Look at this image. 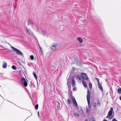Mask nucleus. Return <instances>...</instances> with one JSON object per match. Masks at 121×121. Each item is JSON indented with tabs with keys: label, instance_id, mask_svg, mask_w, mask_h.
<instances>
[{
	"label": "nucleus",
	"instance_id": "obj_7",
	"mask_svg": "<svg viewBox=\"0 0 121 121\" xmlns=\"http://www.w3.org/2000/svg\"><path fill=\"white\" fill-rule=\"evenodd\" d=\"M72 82L73 86V87H74L75 86V82L74 78H73L72 79Z\"/></svg>",
	"mask_w": 121,
	"mask_h": 121
},
{
	"label": "nucleus",
	"instance_id": "obj_5",
	"mask_svg": "<svg viewBox=\"0 0 121 121\" xmlns=\"http://www.w3.org/2000/svg\"><path fill=\"white\" fill-rule=\"evenodd\" d=\"M71 98L72 99V100L73 103V104H74L75 106L77 107H78V105L77 104V102L76 101V100L74 98V97L72 96H71Z\"/></svg>",
	"mask_w": 121,
	"mask_h": 121
},
{
	"label": "nucleus",
	"instance_id": "obj_30",
	"mask_svg": "<svg viewBox=\"0 0 121 121\" xmlns=\"http://www.w3.org/2000/svg\"><path fill=\"white\" fill-rule=\"evenodd\" d=\"M121 100V96H120L119 98Z\"/></svg>",
	"mask_w": 121,
	"mask_h": 121
},
{
	"label": "nucleus",
	"instance_id": "obj_23",
	"mask_svg": "<svg viewBox=\"0 0 121 121\" xmlns=\"http://www.w3.org/2000/svg\"><path fill=\"white\" fill-rule=\"evenodd\" d=\"M89 86L90 88H91L92 87V85L91 83H89Z\"/></svg>",
	"mask_w": 121,
	"mask_h": 121
},
{
	"label": "nucleus",
	"instance_id": "obj_3",
	"mask_svg": "<svg viewBox=\"0 0 121 121\" xmlns=\"http://www.w3.org/2000/svg\"><path fill=\"white\" fill-rule=\"evenodd\" d=\"M12 48L13 50L14 51H15L17 54L20 55L22 56H24V55L23 53L19 50L12 46Z\"/></svg>",
	"mask_w": 121,
	"mask_h": 121
},
{
	"label": "nucleus",
	"instance_id": "obj_9",
	"mask_svg": "<svg viewBox=\"0 0 121 121\" xmlns=\"http://www.w3.org/2000/svg\"><path fill=\"white\" fill-rule=\"evenodd\" d=\"M56 45H53L52 46L51 48L53 50H55L56 49Z\"/></svg>",
	"mask_w": 121,
	"mask_h": 121
},
{
	"label": "nucleus",
	"instance_id": "obj_12",
	"mask_svg": "<svg viewBox=\"0 0 121 121\" xmlns=\"http://www.w3.org/2000/svg\"><path fill=\"white\" fill-rule=\"evenodd\" d=\"M26 31L27 33L29 35L31 34V30L30 29H28L27 28L26 29Z\"/></svg>",
	"mask_w": 121,
	"mask_h": 121
},
{
	"label": "nucleus",
	"instance_id": "obj_29",
	"mask_svg": "<svg viewBox=\"0 0 121 121\" xmlns=\"http://www.w3.org/2000/svg\"><path fill=\"white\" fill-rule=\"evenodd\" d=\"M85 121H88V120L87 119H85Z\"/></svg>",
	"mask_w": 121,
	"mask_h": 121
},
{
	"label": "nucleus",
	"instance_id": "obj_4",
	"mask_svg": "<svg viewBox=\"0 0 121 121\" xmlns=\"http://www.w3.org/2000/svg\"><path fill=\"white\" fill-rule=\"evenodd\" d=\"M21 83L23 84L24 86L25 87L27 86L28 85L26 81L25 78H23L21 79Z\"/></svg>",
	"mask_w": 121,
	"mask_h": 121
},
{
	"label": "nucleus",
	"instance_id": "obj_17",
	"mask_svg": "<svg viewBox=\"0 0 121 121\" xmlns=\"http://www.w3.org/2000/svg\"><path fill=\"white\" fill-rule=\"evenodd\" d=\"M67 102L69 104H71V102L70 99H68L67 100Z\"/></svg>",
	"mask_w": 121,
	"mask_h": 121
},
{
	"label": "nucleus",
	"instance_id": "obj_10",
	"mask_svg": "<svg viewBox=\"0 0 121 121\" xmlns=\"http://www.w3.org/2000/svg\"><path fill=\"white\" fill-rule=\"evenodd\" d=\"M98 87L99 89L101 91H103V89L100 83L98 84Z\"/></svg>",
	"mask_w": 121,
	"mask_h": 121
},
{
	"label": "nucleus",
	"instance_id": "obj_8",
	"mask_svg": "<svg viewBox=\"0 0 121 121\" xmlns=\"http://www.w3.org/2000/svg\"><path fill=\"white\" fill-rule=\"evenodd\" d=\"M78 40L79 42L81 43H82L83 42V40L82 38L80 37H79L77 38V39Z\"/></svg>",
	"mask_w": 121,
	"mask_h": 121
},
{
	"label": "nucleus",
	"instance_id": "obj_32",
	"mask_svg": "<svg viewBox=\"0 0 121 121\" xmlns=\"http://www.w3.org/2000/svg\"><path fill=\"white\" fill-rule=\"evenodd\" d=\"M19 71V72H20V73H21V70H20V71Z\"/></svg>",
	"mask_w": 121,
	"mask_h": 121
},
{
	"label": "nucleus",
	"instance_id": "obj_20",
	"mask_svg": "<svg viewBox=\"0 0 121 121\" xmlns=\"http://www.w3.org/2000/svg\"><path fill=\"white\" fill-rule=\"evenodd\" d=\"M97 105H98L99 106H100V102L99 101V100L97 101Z\"/></svg>",
	"mask_w": 121,
	"mask_h": 121
},
{
	"label": "nucleus",
	"instance_id": "obj_15",
	"mask_svg": "<svg viewBox=\"0 0 121 121\" xmlns=\"http://www.w3.org/2000/svg\"><path fill=\"white\" fill-rule=\"evenodd\" d=\"M93 105V107L94 108H95L96 106V103L94 102H92L91 103Z\"/></svg>",
	"mask_w": 121,
	"mask_h": 121
},
{
	"label": "nucleus",
	"instance_id": "obj_27",
	"mask_svg": "<svg viewBox=\"0 0 121 121\" xmlns=\"http://www.w3.org/2000/svg\"><path fill=\"white\" fill-rule=\"evenodd\" d=\"M86 112L87 113H89V111L88 109H86Z\"/></svg>",
	"mask_w": 121,
	"mask_h": 121
},
{
	"label": "nucleus",
	"instance_id": "obj_26",
	"mask_svg": "<svg viewBox=\"0 0 121 121\" xmlns=\"http://www.w3.org/2000/svg\"><path fill=\"white\" fill-rule=\"evenodd\" d=\"M112 121H117L115 118H113Z\"/></svg>",
	"mask_w": 121,
	"mask_h": 121
},
{
	"label": "nucleus",
	"instance_id": "obj_6",
	"mask_svg": "<svg viewBox=\"0 0 121 121\" xmlns=\"http://www.w3.org/2000/svg\"><path fill=\"white\" fill-rule=\"evenodd\" d=\"M82 77L83 79H86L87 81L88 80V78L86 75L84 73H82Z\"/></svg>",
	"mask_w": 121,
	"mask_h": 121
},
{
	"label": "nucleus",
	"instance_id": "obj_16",
	"mask_svg": "<svg viewBox=\"0 0 121 121\" xmlns=\"http://www.w3.org/2000/svg\"><path fill=\"white\" fill-rule=\"evenodd\" d=\"M73 115L74 116L76 117H78L79 116V114L76 113H74L73 114Z\"/></svg>",
	"mask_w": 121,
	"mask_h": 121
},
{
	"label": "nucleus",
	"instance_id": "obj_19",
	"mask_svg": "<svg viewBox=\"0 0 121 121\" xmlns=\"http://www.w3.org/2000/svg\"><path fill=\"white\" fill-rule=\"evenodd\" d=\"M12 68L13 69H14V70H16V68L15 65H13L12 66Z\"/></svg>",
	"mask_w": 121,
	"mask_h": 121
},
{
	"label": "nucleus",
	"instance_id": "obj_2",
	"mask_svg": "<svg viewBox=\"0 0 121 121\" xmlns=\"http://www.w3.org/2000/svg\"><path fill=\"white\" fill-rule=\"evenodd\" d=\"M87 102L89 107L90 108L91 107V105L90 104V92L88 89V90L87 91Z\"/></svg>",
	"mask_w": 121,
	"mask_h": 121
},
{
	"label": "nucleus",
	"instance_id": "obj_31",
	"mask_svg": "<svg viewBox=\"0 0 121 121\" xmlns=\"http://www.w3.org/2000/svg\"><path fill=\"white\" fill-rule=\"evenodd\" d=\"M38 115L39 117V112L38 113Z\"/></svg>",
	"mask_w": 121,
	"mask_h": 121
},
{
	"label": "nucleus",
	"instance_id": "obj_1",
	"mask_svg": "<svg viewBox=\"0 0 121 121\" xmlns=\"http://www.w3.org/2000/svg\"><path fill=\"white\" fill-rule=\"evenodd\" d=\"M113 110L112 108L111 107L110 108V110L108 112V115L106 117V118H108L109 119H111L113 118V116H112Z\"/></svg>",
	"mask_w": 121,
	"mask_h": 121
},
{
	"label": "nucleus",
	"instance_id": "obj_22",
	"mask_svg": "<svg viewBox=\"0 0 121 121\" xmlns=\"http://www.w3.org/2000/svg\"><path fill=\"white\" fill-rule=\"evenodd\" d=\"M30 57L31 59L32 60H33L34 59V56L33 55H31L30 56Z\"/></svg>",
	"mask_w": 121,
	"mask_h": 121
},
{
	"label": "nucleus",
	"instance_id": "obj_14",
	"mask_svg": "<svg viewBox=\"0 0 121 121\" xmlns=\"http://www.w3.org/2000/svg\"><path fill=\"white\" fill-rule=\"evenodd\" d=\"M7 64L6 63H4L3 65V68H6L7 66Z\"/></svg>",
	"mask_w": 121,
	"mask_h": 121
},
{
	"label": "nucleus",
	"instance_id": "obj_11",
	"mask_svg": "<svg viewBox=\"0 0 121 121\" xmlns=\"http://www.w3.org/2000/svg\"><path fill=\"white\" fill-rule=\"evenodd\" d=\"M117 92L118 94H121V88L119 87L117 90Z\"/></svg>",
	"mask_w": 121,
	"mask_h": 121
},
{
	"label": "nucleus",
	"instance_id": "obj_28",
	"mask_svg": "<svg viewBox=\"0 0 121 121\" xmlns=\"http://www.w3.org/2000/svg\"><path fill=\"white\" fill-rule=\"evenodd\" d=\"M103 121H108L106 119H104Z\"/></svg>",
	"mask_w": 121,
	"mask_h": 121
},
{
	"label": "nucleus",
	"instance_id": "obj_21",
	"mask_svg": "<svg viewBox=\"0 0 121 121\" xmlns=\"http://www.w3.org/2000/svg\"><path fill=\"white\" fill-rule=\"evenodd\" d=\"M77 77L80 80H81V77L80 76L78 75L77 76Z\"/></svg>",
	"mask_w": 121,
	"mask_h": 121
},
{
	"label": "nucleus",
	"instance_id": "obj_18",
	"mask_svg": "<svg viewBox=\"0 0 121 121\" xmlns=\"http://www.w3.org/2000/svg\"><path fill=\"white\" fill-rule=\"evenodd\" d=\"M33 75H34V77L35 78V79L36 80H37V77L36 75V74H35V73H34V72H33Z\"/></svg>",
	"mask_w": 121,
	"mask_h": 121
},
{
	"label": "nucleus",
	"instance_id": "obj_13",
	"mask_svg": "<svg viewBox=\"0 0 121 121\" xmlns=\"http://www.w3.org/2000/svg\"><path fill=\"white\" fill-rule=\"evenodd\" d=\"M82 83L84 86L86 87L87 86V85L86 83L85 82L84 80L82 81Z\"/></svg>",
	"mask_w": 121,
	"mask_h": 121
},
{
	"label": "nucleus",
	"instance_id": "obj_24",
	"mask_svg": "<svg viewBox=\"0 0 121 121\" xmlns=\"http://www.w3.org/2000/svg\"><path fill=\"white\" fill-rule=\"evenodd\" d=\"M35 108L36 109H38V104H36L35 105Z\"/></svg>",
	"mask_w": 121,
	"mask_h": 121
},
{
	"label": "nucleus",
	"instance_id": "obj_25",
	"mask_svg": "<svg viewBox=\"0 0 121 121\" xmlns=\"http://www.w3.org/2000/svg\"><path fill=\"white\" fill-rule=\"evenodd\" d=\"M95 79L98 82V84L99 83V79L97 78H96Z\"/></svg>",
	"mask_w": 121,
	"mask_h": 121
}]
</instances>
